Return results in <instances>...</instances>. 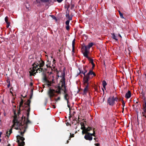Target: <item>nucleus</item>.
I'll use <instances>...</instances> for the list:
<instances>
[{"instance_id": "obj_49", "label": "nucleus", "mask_w": 146, "mask_h": 146, "mask_svg": "<svg viewBox=\"0 0 146 146\" xmlns=\"http://www.w3.org/2000/svg\"><path fill=\"white\" fill-rule=\"evenodd\" d=\"M84 72H83V71H82L81 72H80V73H82V74H83Z\"/></svg>"}, {"instance_id": "obj_54", "label": "nucleus", "mask_w": 146, "mask_h": 146, "mask_svg": "<svg viewBox=\"0 0 146 146\" xmlns=\"http://www.w3.org/2000/svg\"><path fill=\"white\" fill-rule=\"evenodd\" d=\"M94 140H96V138H94Z\"/></svg>"}, {"instance_id": "obj_13", "label": "nucleus", "mask_w": 146, "mask_h": 146, "mask_svg": "<svg viewBox=\"0 0 146 146\" xmlns=\"http://www.w3.org/2000/svg\"><path fill=\"white\" fill-rule=\"evenodd\" d=\"M55 90L53 89H50L48 92V95L50 99L52 97H53L54 95Z\"/></svg>"}, {"instance_id": "obj_23", "label": "nucleus", "mask_w": 146, "mask_h": 146, "mask_svg": "<svg viewBox=\"0 0 146 146\" xmlns=\"http://www.w3.org/2000/svg\"><path fill=\"white\" fill-rule=\"evenodd\" d=\"M8 17L7 16L5 18V21L7 23H10L8 21Z\"/></svg>"}, {"instance_id": "obj_58", "label": "nucleus", "mask_w": 146, "mask_h": 146, "mask_svg": "<svg viewBox=\"0 0 146 146\" xmlns=\"http://www.w3.org/2000/svg\"><path fill=\"white\" fill-rule=\"evenodd\" d=\"M79 119V117H78V119Z\"/></svg>"}, {"instance_id": "obj_11", "label": "nucleus", "mask_w": 146, "mask_h": 146, "mask_svg": "<svg viewBox=\"0 0 146 146\" xmlns=\"http://www.w3.org/2000/svg\"><path fill=\"white\" fill-rule=\"evenodd\" d=\"M143 112H142V115L143 116H144L145 118H146V102L145 100L144 104L143 105Z\"/></svg>"}, {"instance_id": "obj_38", "label": "nucleus", "mask_w": 146, "mask_h": 146, "mask_svg": "<svg viewBox=\"0 0 146 146\" xmlns=\"http://www.w3.org/2000/svg\"><path fill=\"white\" fill-rule=\"evenodd\" d=\"M95 145L96 146H99L100 145V144L99 143H97Z\"/></svg>"}, {"instance_id": "obj_24", "label": "nucleus", "mask_w": 146, "mask_h": 146, "mask_svg": "<svg viewBox=\"0 0 146 146\" xmlns=\"http://www.w3.org/2000/svg\"><path fill=\"white\" fill-rule=\"evenodd\" d=\"M67 17H68V19L69 20H72V18L71 17H70L69 15H68L66 16Z\"/></svg>"}, {"instance_id": "obj_9", "label": "nucleus", "mask_w": 146, "mask_h": 146, "mask_svg": "<svg viewBox=\"0 0 146 146\" xmlns=\"http://www.w3.org/2000/svg\"><path fill=\"white\" fill-rule=\"evenodd\" d=\"M93 129V133H85V135L84 136V138L85 139L89 141H91L93 139L92 136L95 137V133L94 130Z\"/></svg>"}, {"instance_id": "obj_53", "label": "nucleus", "mask_w": 146, "mask_h": 146, "mask_svg": "<svg viewBox=\"0 0 146 146\" xmlns=\"http://www.w3.org/2000/svg\"><path fill=\"white\" fill-rule=\"evenodd\" d=\"M102 90L103 91H104V89L103 88H102Z\"/></svg>"}, {"instance_id": "obj_37", "label": "nucleus", "mask_w": 146, "mask_h": 146, "mask_svg": "<svg viewBox=\"0 0 146 146\" xmlns=\"http://www.w3.org/2000/svg\"><path fill=\"white\" fill-rule=\"evenodd\" d=\"M58 50H59V52H62V48H60V49H59Z\"/></svg>"}, {"instance_id": "obj_28", "label": "nucleus", "mask_w": 146, "mask_h": 146, "mask_svg": "<svg viewBox=\"0 0 146 146\" xmlns=\"http://www.w3.org/2000/svg\"><path fill=\"white\" fill-rule=\"evenodd\" d=\"M42 2H48L49 1V0H40Z\"/></svg>"}, {"instance_id": "obj_45", "label": "nucleus", "mask_w": 146, "mask_h": 146, "mask_svg": "<svg viewBox=\"0 0 146 146\" xmlns=\"http://www.w3.org/2000/svg\"><path fill=\"white\" fill-rule=\"evenodd\" d=\"M46 66L47 67H50V66L49 65H48V64H46Z\"/></svg>"}, {"instance_id": "obj_17", "label": "nucleus", "mask_w": 146, "mask_h": 146, "mask_svg": "<svg viewBox=\"0 0 146 146\" xmlns=\"http://www.w3.org/2000/svg\"><path fill=\"white\" fill-rule=\"evenodd\" d=\"M85 85V87L84 90V94H86L88 90V86L89 84H84Z\"/></svg>"}, {"instance_id": "obj_34", "label": "nucleus", "mask_w": 146, "mask_h": 146, "mask_svg": "<svg viewBox=\"0 0 146 146\" xmlns=\"http://www.w3.org/2000/svg\"><path fill=\"white\" fill-rule=\"evenodd\" d=\"M7 25L6 26V27L7 28H8L10 25V23H7Z\"/></svg>"}, {"instance_id": "obj_16", "label": "nucleus", "mask_w": 146, "mask_h": 146, "mask_svg": "<svg viewBox=\"0 0 146 146\" xmlns=\"http://www.w3.org/2000/svg\"><path fill=\"white\" fill-rule=\"evenodd\" d=\"M131 92L129 90L125 94V98H126L128 99L131 97Z\"/></svg>"}, {"instance_id": "obj_30", "label": "nucleus", "mask_w": 146, "mask_h": 146, "mask_svg": "<svg viewBox=\"0 0 146 146\" xmlns=\"http://www.w3.org/2000/svg\"><path fill=\"white\" fill-rule=\"evenodd\" d=\"M72 46V52H73L72 54H73L74 53V47L75 46Z\"/></svg>"}, {"instance_id": "obj_57", "label": "nucleus", "mask_w": 146, "mask_h": 146, "mask_svg": "<svg viewBox=\"0 0 146 146\" xmlns=\"http://www.w3.org/2000/svg\"><path fill=\"white\" fill-rule=\"evenodd\" d=\"M8 146H10V145H9Z\"/></svg>"}, {"instance_id": "obj_21", "label": "nucleus", "mask_w": 146, "mask_h": 146, "mask_svg": "<svg viewBox=\"0 0 146 146\" xmlns=\"http://www.w3.org/2000/svg\"><path fill=\"white\" fill-rule=\"evenodd\" d=\"M112 37L113 39H114L116 40H117V39L116 37L115 36V35H114V34H112Z\"/></svg>"}, {"instance_id": "obj_32", "label": "nucleus", "mask_w": 146, "mask_h": 146, "mask_svg": "<svg viewBox=\"0 0 146 146\" xmlns=\"http://www.w3.org/2000/svg\"><path fill=\"white\" fill-rule=\"evenodd\" d=\"M66 25H69V20H67L66 22Z\"/></svg>"}, {"instance_id": "obj_44", "label": "nucleus", "mask_w": 146, "mask_h": 146, "mask_svg": "<svg viewBox=\"0 0 146 146\" xmlns=\"http://www.w3.org/2000/svg\"><path fill=\"white\" fill-rule=\"evenodd\" d=\"M124 110V108L123 107L122 108V113H123Z\"/></svg>"}, {"instance_id": "obj_3", "label": "nucleus", "mask_w": 146, "mask_h": 146, "mask_svg": "<svg viewBox=\"0 0 146 146\" xmlns=\"http://www.w3.org/2000/svg\"><path fill=\"white\" fill-rule=\"evenodd\" d=\"M32 68H30L29 72L30 76H34L36 73H40L43 70V69H40L39 67V64L36 62H34L32 65Z\"/></svg>"}, {"instance_id": "obj_10", "label": "nucleus", "mask_w": 146, "mask_h": 146, "mask_svg": "<svg viewBox=\"0 0 146 146\" xmlns=\"http://www.w3.org/2000/svg\"><path fill=\"white\" fill-rule=\"evenodd\" d=\"M17 137L18 139L17 142L18 143V146H24L25 143L24 141L25 139V138L19 135L17 136Z\"/></svg>"}, {"instance_id": "obj_40", "label": "nucleus", "mask_w": 146, "mask_h": 146, "mask_svg": "<svg viewBox=\"0 0 146 146\" xmlns=\"http://www.w3.org/2000/svg\"><path fill=\"white\" fill-rule=\"evenodd\" d=\"M32 96H33V94L32 93L30 95V99H31L32 98Z\"/></svg>"}, {"instance_id": "obj_33", "label": "nucleus", "mask_w": 146, "mask_h": 146, "mask_svg": "<svg viewBox=\"0 0 146 146\" xmlns=\"http://www.w3.org/2000/svg\"><path fill=\"white\" fill-rule=\"evenodd\" d=\"M23 100L21 99V102H20V105L22 106L23 105Z\"/></svg>"}, {"instance_id": "obj_41", "label": "nucleus", "mask_w": 146, "mask_h": 146, "mask_svg": "<svg viewBox=\"0 0 146 146\" xmlns=\"http://www.w3.org/2000/svg\"><path fill=\"white\" fill-rule=\"evenodd\" d=\"M10 83H9L7 85V87L8 88H9L10 87Z\"/></svg>"}, {"instance_id": "obj_25", "label": "nucleus", "mask_w": 146, "mask_h": 146, "mask_svg": "<svg viewBox=\"0 0 146 146\" xmlns=\"http://www.w3.org/2000/svg\"><path fill=\"white\" fill-rule=\"evenodd\" d=\"M74 137V134H71L70 133V137H69V140H70L71 137Z\"/></svg>"}, {"instance_id": "obj_55", "label": "nucleus", "mask_w": 146, "mask_h": 146, "mask_svg": "<svg viewBox=\"0 0 146 146\" xmlns=\"http://www.w3.org/2000/svg\"><path fill=\"white\" fill-rule=\"evenodd\" d=\"M14 107H15H15H16V106H14Z\"/></svg>"}, {"instance_id": "obj_51", "label": "nucleus", "mask_w": 146, "mask_h": 146, "mask_svg": "<svg viewBox=\"0 0 146 146\" xmlns=\"http://www.w3.org/2000/svg\"><path fill=\"white\" fill-rule=\"evenodd\" d=\"M87 72V70H85V71H84L86 73Z\"/></svg>"}, {"instance_id": "obj_50", "label": "nucleus", "mask_w": 146, "mask_h": 146, "mask_svg": "<svg viewBox=\"0 0 146 146\" xmlns=\"http://www.w3.org/2000/svg\"><path fill=\"white\" fill-rule=\"evenodd\" d=\"M69 142V141H68V140L67 141V143H68Z\"/></svg>"}, {"instance_id": "obj_56", "label": "nucleus", "mask_w": 146, "mask_h": 146, "mask_svg": "<svg viewBox=\"0 0 146 146\" xmlns=\"http://www.w3.org/2000/svg\"><path fill=\"white\" fill-rule=\"evenodd\" d=\"M137 120H138V116L137 117Z\"/></svg>"}, {"instance_id": "obj_48", "label": "nucleus", "mask_w": 146, "mask_h": 146, "mask_svg": "<svg viewBox=\"0 0 146 146\" xmlns=\"http://www.w3.org/2000/svg\"><path fill=\"white\" fill-rule=\"evenodd\" d=\"M25 119H26L25 117H24V121H25Z\"/></svg>"}, {"instance_id": "obj_43", "label": "nucleus", "mask_w": 146, "mask_h": 146, "mask_svg": "<svg viewBox=\"0 0 146 146\" xmlns=\"http://www.w3.org/2000/svg\"><path fill=\"white\" fill-rule=\"evenodd\" d=\"M85 73H86L85 72H84L83 73V74L84 75V76H86V75L85 74Z\"/></svg>"}, {"instance_id": "obj_18", "label": "nucleus", "mask_w": 146, "mask_h": 146, "mask_svg": "<svg viewBox=\"0 0 146 146\" xmlns=\"http://www.w3.org/2000/svg\"><path fill=\"white\" fill-rule=\"evenodd\" d=\"M35 1L34 2V3L35 4L37 5L38 6H39L40 5V2L39 0H35Z\"/></svg>"}, {"instance_id": "obj_29", "label": "nucleus", "mask_w": 146, "mask_h": 146, "mask_svg": "<svg viewBox=\"0 0 146 146\" xmlns=\"http://www.w3.org/2000/svg\"><path fill=\"white\" fill-rule=\"evenodd\" d=\"M122 104L123 107H124L125 106V103L123 100H122Z\"/></svg>"}, {"instance_id": "obj_27", "label": "nucleus", "mask_w": 146, "mask_h": 146, "mask_svg": "<svg viewBox=\"0 0 146 146\" xmlns=\"http://www.w3.org/2000/svg\"><path fill=\"white\" fill-rule=\"evenodd\" d=\"M69 27H70V26H69V25H66V29L67 30H68L69 29Z\"/></svg>"}, {"instance_id": "obj_46", "label": "nucleus", "mask_w": 146, "mask_h": 146, "mask_svg": "<svg viewBox=\"0 0 146 146\" xmlns=\"http://www.w3.org/2000/svg\"><path fill=\"white\" fill-rule=\"evenodd\" d=\"M30 85L31 86H32L33 85V84L32 83H31L30 84Z\"/></svg>"}, {"instance_id": "obj_52", "label": "nucleus", "mask_w": 146, "mask_h": 146, "mask_svg": "<svg viewBox=\"0 0 146 146\" xmlns=\"http://www.w3.org/2000/svg\"><path fill=\"white\" fill-rule=\"evenodd\" d=\"M119 36L120 37H121V35H119Z\"/></svg>"}, {"instance_id": "obj_20", "label": "nucleus", "mask_w": 146, "mask_h": 146, "mask_svg": "<svg viewBox=\"0 0 146 146\" xmlns=\"http://www.w3.org/2000/svg\"><path fill=\"white\" fill-rule=\"evenodd\" d=\"M22 106V105H20V104L19 105V110H18V113H17L18 115H19V114L20 113V112L21 111V110L20 109V108Z\"/></svg>"}, {"instance_id": "obj_5", "label": "nucleus", "mask_w": 146, "mask_h": 146, "mask_svg": "<svg viewBox=\"0 0 146 146\" xmlns=\"http://www.w3.org/2000/svg\"><path fill=\"white\" fill-rule=\"evenodd\" d=\"M92 46H82V51L84 57L88 58L90 62L93 60L88 56V54L90 52V48Z\"/></svg>"}, {"instance_id": "obj_4", "label": "nucleus", "mask_w": 146, "mask_h": 146, "mask_svg": "<svg viewBox=\"0 0 146 146\" xmlns=\"http://www.w3.org/2000/svg\"><path fill=\"white\" fill-rule=\"evenodd\" d=\"M96 75L95 74L92 70H90L86 76H84V84H89L88 81L94 76Z\"/></svg>"}, {"instance_id": "obj_19", "label": "nucleus", "mask_w": 146, "mask_h": 146, "mask_svg": "<svg viewBox=\"0 0 146 146\" xmlns=\"http://www.w3.org/2000/svg\"><path fill=\"white\" fill-rule=\"evenodd\" d=\"M107 83L105 81L103 80L102 81V85L104 88L105 89H106V86L107 85Z\"/></svg>"}, {"instance_id": "obj_26", "label": "nucleus", "mask_w": 146, "mask_h": 146, "mask_svg": "<svg viewBox=\"0 0 146 146\" xmlns=\"http://www.w3.org/2000/svg\"><path fill=\"white\" fill-rule=\"evenodd\" d=\"M94 45H95V44L93 42H90L89 43L88 46H93Z\"/></svg>"}, {"instance_id": "obj_35", "label": "nucleus", "mask_w": 146, "mask_h": 146, "mask_svg": "<svg viewBox=\"0 0 146 146\" xmlns=\"http://www.w3.org/2000/svg\"><path fill=\"white\" fill-rule=\"evenodd\" d=\"M68 104V107L69 108V110H70V105L69 104L68 102L67 103Z\"/></svg>"}, {"instance_id": "obj_47", "label": "nucleus", "mask_w": 146, "mask_h": 146, "mask_svg": "<svg viewBox=\"0 0 146 146\" xmlns=\"http://www.w3.org/2000/svg\"><path fill=\"white\" fill-rule=\"evenodd\" d=\"M52 106H53V108H56V107H55V105H53Z\"/></svg>"}, {"instance_id": "obj_36", "label": "nucleus", "mask_w": 146, "mask_h": 146, "mask_svg": "<svg viewBox=\"0 0 146 146\" xmlns=\"http://www.w3.org/2000/svg\"><path fill=\"white\" fill-rule=\"evenodd\" d=\"M90 63L92 64L93 65V67H94V66H95V64H94V62H93V61H91V62H90Z\"/></svg>"}, {"instance_id": "obj_8", "label": "nucleus", "mask_w": 146, "mask_h": 146, "mask_svg": "<svg viewBox=\"0 0 146 146\" xmlns=\"http://www.w3.org/2000/svg\"><path fill=\"white\" fill-rule=\"evenodd\" d=\"M118 100L117 97H114V96H110L108 99L107 103L109 105L113 106L115 104V101L117 102Z\"/></svg>"}, {"instance_id": "obj_22", "label": "nucleus", "mask_w": 146, "mask_h": 146, "mask_svg": "<svg viewBox=\"0 0 146 146\" xmlns=\"http://www.w3.org/2000/svg\"><path fill=\"white\" fill-rule=\"evenodd\" d=\"M119 15L120 16V17L122 19L124 18V17L123 16V14L121 13V12L119 11Z\"/></svg>"}, {"instance_id": "obj_7", "label": "nucleus", "mask_w": 146, "mask_h": 146, "mask_svg": "<svg viewBox=\"0 0 146 146\" xmlns=\"http://www.w3.org/2000/svg\"><path fill=\"white\" fill-rule=\"evenodd\" d=\"M86 121H85L83 122H81L80 123L81 126V129L82 130V134H84L85 133H90L89 132L92 130V128L90 127H88L87 128L85 127L84 123H86Z\"/></svg>"}, {"instance_id": "obj_2", "label": "nucleus", "mask_w": 146, "mask_h": 146, "mask_svg": "<svg viewBox=\"0 0 146 146\" xmlns=\"http://www.w3.org/2000/svg\"><path fill=\"white\" fill-rule=\"evenodd\" d=\"M60 77L61 78L60 80L61 86H59L56 90V92L58 93H60V90L63 91L64 92V99L67 101V103L69 102L68 100L69 99L70 96L67 92V90L65 85V72L63 71L61 73Z\"/></svg>"}, {"instance_id": "obj_6", "label": "nucleus", "mask_w": 146, "mask_h": 146, "mask_svg": "<svg viewBox=\"0 0 146 146\" xmlns=\"http://www.w3.org/2000/svg\"><path fill=\"white\" fill-rule=\"evenodd\" d=\"M43 80L44 82L47 84L48 87L51 86V84L54 83V78L53 76L50 78H47L46 75H44L43 77Z\"/></svg>"}, {"instance_id": "obj_31", "label": "nucleus", "mask_w": 146, "mask_h": 146, "mask_svg": "<svg viewBox=\"0 0 146 146\" xmlns=\"http://www.w3.org/2000/svg\"><path fill=\"white\" fill-rule=\"evenodd\" d=\"M75 43V39H74L72 42V46H74Z\"/></svg>"}, {"instance_id": "obj_39", "label": "nucleus", "mask_w": 146, "mask_h": 146, "mask_svg": "<svg viewBox=\"0 0 146 146\" xmlns=\"http://www.w3.org/2000/svg\"><path fill=\"white\" fill-rule=\"evenodd\" d=\"M59 3H60L62 2L63 0H56Z\"/></svg>"}, {"instance_id": "obj_1", "label": "nucleus", "mask_w": 146, "mask_h": 146, "mask_svg": "<svg viewBox=\"0 0 146 146\" xmlns=\"http://www.w3.org/2000/svg\"><path fill=\"white\" fill-rule=\"evenodd\" d=\"M16 109H13V111L14 113V116L13 117V124L12 125V127L8 131L6 132L7 136L8 137L11 134L12 132V128L15 126V128L16 129H19L20 131L19 133H20V135L22 136H23L24 134L25 133V129H24V126H22L20 121H18L17 118V115L16 113Z\"/></svg>"}, {"instance_id": "obj_14", "label": "nucleus", "mask_w": 146, "mask_h": 146, "mask_svg": "<svg viewBox=\"0 0 146 146\" xmlns=\"http://www.w3.org/2000/svg\"><path fill=\"white\" fill-rule=\"evenodd\" d=\"M20 122L21 123V125H22V126H24V129H25V132L26 131V129L27 127V125L29 123H31V121L29 119V118L27 119V121L25 122L24 124L25 123L26 124V125H22L21 123V122L20 121Z\"/></svg>"}, {"instance_id": "obj_15", "label": "nucleus", "mask_w": 146, "mask_h": 146, "mask_svg": "<svg viewBox=\"0 0 146 146\" xmlns=\"http://www.w3.org/2000/svg\"><path fill=\"white\" fill-rule=\"evenodd\" d=\"M40 60H39L38 63L39 64V67L40 68V69H42L41 68V67H43V66H44V62L41 59H40Z\"/></svg>"}, {"instance_id": "obj_42", "label": "nucleus", "mask_w": 146, "mask_h": 146, "mask_svg": "<svg viewBox=\"0 0 146 146\" xmlns=\"http://www.w3.org/2000/svg\"><path fill=\"white\" fill-rule=\"evenodd\" d=\"M60 97H58V98L56 100V101H57L58 100H60Z\"/></svg>"}, {"instance_id": "obj_12", "label": "nucleus", "mask_w": 146, "mask_h": 146, "mask_svg": "<svg viewBox=\"0 0 146 146\" xmlns=\"http://www.w3.org/2000/svg\"><path fill=\"white\" fill-rule=\"evenodd\" d=\"M31 103V101L30 99L28 100L26 104L29 107V109L27 110V119L29 118V111H30V104Z\"/></svg>"}]
</instances>
